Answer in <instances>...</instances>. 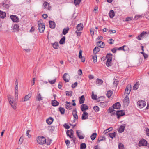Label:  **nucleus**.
Segmentation results:
<instances>
[{
  "label": "nucleus",
  "instance_id": "nucleus-1",
  "mask_svg": "<svg viewBox=\"0 0 149 149\" xmlns=\"http://www.w3.org/2000/svg\"><path fill=\"white\" fill-rule=\"evenodd\" d=\"M37 142L40 145H42L46 143V139L43 136H39L38 138Z\"/></svg>",
  "mask_w": 149,
  "mask_h": 149
},
{
  "label": "nucleus",
  "instance_id": "nucleus-2",
  "mask_svg": "<svg viewBox=\"0 0 149 149\" xmlns=\"http://www.w3.org/2000/svg\"><path fill=\"white\" fill-rule=\"evenodd\" d=\"M76 134L80 139H83L85 137L84 135L81 130H77Z\"/></svg>",
  "mask_w": 149,
  "mask_h": 149
},
{
  "label": "nucleus",
  "instance_id": "nucleus-3",
  "mask_svg": "<svg viewBox=\"0 0 149 149\" xmlns=\"http://www.w3.org/2000/svg\"><path fill=\"white\" fill-rule=\"evenodd\" d=\"M70 77V76L68 73L64 74L63 76V79L65 82H68L69 81Z\"/></svg>",
  "mask_w": 149,
  "mask_h": 149
},
{
  "label": "nucleus",
  "instance_id": "nucleus-4",
  "mask_svg": "<svg viewBox=\"0 0 149 149\" xmlns=\"http://www.w3.org/2000/svg\"><path fill=\"white\" fill-rule=\"evenodd\" d=\"M149 34V32H147L146 31H143L141 33L140 35H138L136 38L139 40H141V38H144L145 37L146 34Z\"/></svg>",
  "mask_w": 149,
  "mask_h": 149
},
{
  "label": "nucleus",
  "instance_id": "nucleus-5",
  "mask_svg": "<svg viewBox=\"0 0 149 149\" xmlns=\"http://www.w3.org/2000/svg\"><path fill=\"white\" fill-rule=\"evenodd\" d=\"M38 27L39 32L40 33L43 32L45 29V26L44 24H38Z\"/></svg>",
  "mask_w": 149,
  "mask_h": 149
},
{
  "label": "nucleus",
  "instance_id": "nucleus-6",
  "mask_svg": "<svg viewBox=\"0 0 149 149\" xmlns=\"http://www.w3.org/2000/svg\"><path fill=\"white\" fill-rule=\"evenodd\" d=\"M131 89V86L130 84H128L126 86L125 91V93L127 95H129Z\"/></svg>",
  "mask_w": 149,
  "mask_h": 149
},
{
  "label": "nucleus",
  "instance_id": "nucleus-7",
  "mask_svg": "<svg viewBox=\"0 0 149 149\" xmlns=\"http://www.w3.org/2000/svg\"><path fill=\"white\" fill-rule=\"evenodd\" d=\"M10 17L12 21L14 22H17L19 21V18L16 15H11Z\"/></svg>",
  "mask_w": 149,
  "mask_h": 149
},
{
  "label": "nucleus",
  "instance_id": "nucleus-8",
  "mask_svg": "<svg viewBox=\"0 0 149 149\" xmlns=\"http://www.w3.org/2000/svg\"><path fill=\"white\" fill-rule=\"evenodd\" d=\"M125 114L124 111H117L116 112V115L117 116V118H119L121 116L124 115Z\"/></svg>",
  "mask_w": 149,
  "mask_h": 149
},
{
  "label": "nucleus",
  "instance_id": "nucleus-9",
  "mask_svg": "<svg viewBox=\"0 0 149 149\" xmlns=\"http://www.w3.org/2000/svg\"><path fill=\"white\" fill-rule=\"evenodd\" d=\"M113 108L110 107L108 110V113H110L111 115H113L116 114V111L113 109Z\"/></svg>",
  "mask_w": 149,
  "mask_h": 149
},
{
  "label": "nucleus",
  "instance_id": "nucleus-10",
  "mask_svg": "<svg viewBox=\"0 0 149 149\" xmlns=\"http://www.w3.org/2000/svg\"><path fill=\"white\" fill-rule=\"evenodd\" d=\"M147 145V142L144 139L141 140L139 141V146H146Z\"/></svg>",
  "mask_w": 149,
  "mask_h": 149
},
{
  "label": "nucleus",
  "instance_id": "nucleus-11",
  "mask_svg": "<svg viewBox=\"0 0 149 149\" xmlns=\"http://www.w3.org/2000/svg\"><path fill=\"white\" fill-rule=\"evenodd\" d=\"M73 131L72 129L68 130L66 132L67 135L70 138H72L71 136H73Z\"/></svg>",
  "mask_w": 149,
  "mask_h": 149
},
{
  "label": "nucleus",
  "instance_id": "nucleus-12",
  "mask_svg": "<svg viewBox=\"0 0 149 149\" xmlns=\"http://www.w3.org/2000/svg\"><path fill=\"white\" fill-rule=\"evenodd\" d=\"M88 113L84 111V112L83 114H82V120H85L88 118Z\"/></svg>",
  "mask_w": 149,
  "mask_h": 149
},
{
  "label": "nucleus",
  "instance_id": "nucleus-13",
  "mask_svg": "<svg viewBox=\"0 0 149 149\" xmlns=\"http://www.w3.org/2000/svg\"><path fill=\"white\" fill-rule=\"evenodd\" d=\"M125 127V125L124 124L123 125H121L118 130L119 133H122L124 132Z\"/></svg>",
  "mask_w": 149,
  "mask_h": 149
},
{
  "label": "nucleus",
  "instance_id": "nucleus-14",
  "mask_svg": "<svg viewBox=\"0 0 149 149\" xmlns=\"http://www.w3.org/2000/svg\"><path fill=\"white\" fill-rule=\"evenodd\" d=\"M97 45L99 47L101 48H104L105 46L104 43L102 41H99L97 42Z\"/></svg>",
  "mask_w": 149,
  "mask_h": 149
},
{
  "label": "nucleus",
  "instance_id": "nucleus-15",
  "mask_svg": "<svg viewBox=\"0 0 149 149\" xmlns=\"http://www.w3.org/2000/svg\"><path fill=\"white\" fill-rule=\"evenodd\" d=\"M83 26L82 24L80 23L78 24L77 26V29L78 31H81L83 29Z\"/></svg>",
  "mask_w": 149,
  "mask_h": 149
},
{
  "label": "nucleus",
  "instance_id": "nucleus-16",
  "mask_svg": "<svg viewBox=\"0 0 149 149\" xmlns=\"http://www.w3.org/2000/svg\"><path fill=\"white\" fill-rule=\"evenodd\" d=\"M88 106L85 104H83L81 106V110L83 111H84L88 109Z\"/></svg>",
  "mask_w": 149,
  "mask_h": 149
},
{
  "label": "nucleus",
  "instance_id": "nucleus-17",
  "mask_svg": "<svg viewBox=\"0 0 149 149\" xmlns=\"http://www.w3.org/2000/svg\"><path fill=\"white\" fill-rule=\"evenodd\" d=\"M72 103H66L65 104L66 108L69 110H71L72 108Z\"/></svg>",
  "mask_w": 149,
  "mask_h": 149
},
{
  "label": "nucleus",
  "instance_id": "nucleus-18",
  "mask_svg": "<svg viewBox=\"0 0 149 149\" xmlns=\"http://www.w3.org/2000/svg\"><path fill=\"white\" fill-rule=\"evenodd\" d=\"M121 105L120 103H115L113 106L114 109H118L120 108Z\"/></svg>",
  "mask_w": 149,
  "mask_h": 149
},
{
  "label": "nucleus",
  "instance_id": "nucleus-19",
  "mask_svg": "<svg viewBox=\"0 0 149 149\" xmlns=\"http://www.w3.org/2000/svg\"><path fill=\"white\" fill-rule=\"evenodd\" d=\"M49 26L52 29H54L55 28V23L54 21H49Z\"/></svg>",
  "mask_w": 149,
  "mask_h": 149
},
{
  "label": "nucleus",
  "instance_id": "nucleus-20",
  "mask_svg": "<svg viewBox=\"0 0 149 149\" xmlns=\"http://www.w3.org/2000/svg\"><path fill=\"white\" fill-rule=\"evenodd\" d=\"M54 120L51 117H49L48 119L46 120L47 123L49 125L51 124Z\"/></svg>",
  "mask_w": 149,
  "mask_h": 149
},
{
  "label": "nucleus",
  "instance_id": "nucleus-21",
  "mask_svg": "<svg viewBox=\"0 0 149 149\" xmlns=\"http://www.w3.org/2000/svg\"><path fill=\"white\" fill-rule=\"evenodd\" d=\"M31 96V93H29L28 95H26L24 100H23V102H25L27 100H28L29 98H30Z\"/></svg>",
  "mask_w": 149,
  "mask_h": 149
},
{
  "label": "nucleus",
  "instance_id": "nucleus-22",
  "mask_svg": "<svg viewBox=\"0 0 149 149\" xmlns=\"http://www.w3.org/2000/svg\"><path fill=\"white\" fill-rule=\"evenodd\" d=\"M109 15L110 18H113L115 15V13L113 10H111L109 13Z\"/></svg>",
  "mask_w": 149,
  "mask_h": 149
},
{
  "label": "nucleus",
  "instance_id": "nucleus-23",
  "mask_svg": "<svg viewBox=\"0 0 149 149\" xmlns=\"http://www.w3.org/2000/svg\"><path fill=\"white\" fill-rule=\"evenodd\" d=\"M43 6L44 8H47L49 9L50 7L49 6V4L47 2H45L43 4Z\"/></svg>",
  "mask_w": 149,
  "mask_h": 149
},
{
  "label": "nucleus",
  "instance_id": "nucleus-24",
  "mask_svg": "<svg viewBox=\"0 0 149 149\" xmlns=\"http://www.w3.org/2000/svg\"><path fill=\"white\" fill-rule=\"evenodd\" d=\"M113 91L111 90H109L107 91L106 94L107 97L109 98L112 95Z\"/></svg>",
  "mask_w": 149,
  "mask_h": 149
},
{
  "label": "nucleus",
  "instance_id": "nucleus-25",
  "mask_svg": "<svg viewBox=\"0 0 149 149\" xmlns=\"http://www.w3.org/2000/svg\"><path fill=\"white\" fill-rule=\"evenodd\" d=\"M146 104V103H137V105L140 108H143Z\"/></svg>",
  "mask_w": 149,
  "mask_h": 149
},
{
  "label": "nucleus",
  "instance_id": "nucleus-26",
  "mask_svg": "<svg viewBox=\"0 0 149 149\" xmlns=\"http://www.w3.org/2000/svg\"><path fill=\"white\" fill-rule=\"evenodd\" d=\"M79 102H84L85 100L84 96V95H82L80 97H79Z\"/></svg>",
  "mask_w": 149,
  "mask_h": 149
},
{
  "label": "nucleus",
  "instance_id": "nucleus-27",
  "mask_svg": "<svg viewBox=\"0 0 149 149\" xmlns=\"http://www.w3.org/2000/svg\"><path fill=\"white\" fill-rule=\"evenodd\" d=\"M69 30V28L68 27L64 28L63 29V34L64 35H66L68 32Z\"/></svg>",
  "mask_w": 149,
  "mask_h": 149
},
{
  "label": "nucleus",
  "instance_id": "nucleus-28",
  "mask_svg": "<svg viewBox=\"0 0 149 149\" xmlns=\"http://www.w3.org/2000/svg\"><path fill=\"white\" fill-rule=\"evenodd\" d=\"M116 134V132H114L113 133H109L108 134V135L110 138L113 139V138L115 137Z\"/></svg>",
  "mask_w": 149,
  "mask_h": 149
},
{
  "label": "nucleus",
  "instance_id": "nucleus-29",
  "mask_svg": "<svg viewBox=\"0 0 149 149\" xmlns=\"http://www.w3.org/2000/svg\"><path fill=\"white\" fill-rule=\"evenodd\" d=\"M6 15L5 12L0 11V17L2 18H4Z\"/></svg>",
  "mask_w": 149,
  "mask_h": 149
},
{
  "label": "nucleus",
  "instance_id": "nucleus-30",
  "mask_svg": "<svg viewBox=\"0 0 149 149\" xmlns=\"http://www.w3.org/2000/svg\"><path fill=\"white\" fill-rule=\"evenodd\" d=\"M97 133H93L91 136L90 137L92 140H93L95 139Z\"/></svg>",
  "mask_w": 149,
  "mask_h": 149
},
{
  "label": "nucleus",
  "instance_id": "nucleus-31",
  "mask_svg": "<svg viewBox=\"0 0 149 149\" xmlns=\"http://www.w3.org/2000/svg\"><path fill=\"white\" fill-rule=\"evenodd\" d=\"M100 50V48L98 47H95L93 50V52L94 53L96 54Z\"/></svg>",
  "mask_w": 149,
  "mask_h": 149
},
{
  "label": "nucleus",
  "instance_id": "nucleus-32",
  "mask_svg": "<svg viewBox=\"0 0 149 149\" xmlns=\"http://www.w3.org/2000/svg\"><path fill=\"white\" fill-rule=\"evenodd\" d=\"M19 29V26L17 24H15L13 26V30L15 31H18Z\"/></svg>",
  "mask_w": 149,
  "mask_h": 149
},
{
  "label": "nucleus",
  "instance_id": "nucleus-33",
  "mask_svg": "<svg viewBox=\"0 0 149 149\" xmlns=\"http://www.w3.org/2000/svg\"><path fill=\"white\" fill-rule=\"evenodd\" d=\"M52 45L54 49H57L58 47V42H55L52 44Z\"/></svg>",
  "mask_w": 149,
  "mask_h": 149
},
{
  "label": "nucleus",
  "instance_id": "nucleus-34",
  "mask_svg": "<svg viewBox=\"0 0 149 149\" xmlns=\"http://www.w3.org/2000/svg\"><path fill=\"white\" fill-rule=\"evenodd\" d=\"M11 107L14 109H15L17 108V104L16 103H10Z\"/></svg>",
  "mask_w": 149,
  "mask_h": 149
},
{
  "label": "nucleus",
  "instance_id": "nucleus-35",
  "mask_svg": "<svg viewBox=\"0 0 149 149\" xmlns=\"http://www.w3.org/2000/svg\"><path fill=\"white\" fill-rule=\"evenodd\" d=\"M113 129V128L112 127H110L109 128L105 130L103 133H104V134H106L107 132L110 131L112 130Z\"/></svg>",
  "mask_w": 149,
  "mask_h": 149
},
{
  "label": "nucleus",
  "instance_id": "nucleus-36",
  "mask_svg": "<svg viewBox=\"0 0 149 149\" xmlns=\"http://www.w3.org/2000/svg\"><path fill=\"white\" fill-rule=\"evenodd\" d=\"M65 36L63 37L60 40L59 43L61 44H62L65 43Z\"/></svg>",
  "mask_w": 149,
  "mask_h": 149
},
{
  "label": "nucleus",
  "instance_id": "nucleus-37",
  "mask_svg": "<svg viewBox=\"0 0 149 149\" xmlns=\"http://www.w3.org/2000/svg\"><path fill=\"white\" fill-rule=\"evenodd\" d=\"M96 82L97 83L99 84V85H101L102 84L103 81L102 80L100 79H97L96 80Z\"/></svg>",
  "mask_w": 149,
  "mask_h": 149
},
{
  "label": "nucleus",
  "instance_id": "nucleus-38",
  "mask_svg": "<svg viewBox=\"0 0 149 149\" xmlns=\"http://www.w3.org/2000/svg\"><path fill=\"white\" fill-rule=\"evenodd\" d=\"M106 138L104 137V136H100L99 138L98 139V142H100V141H103L105 140Z\"/></svg>",
  "mask_w": 149,
  "mask_h": 149
},
{
  "label": "nucleus",
  "instance_id": "nucleus-39",
  "mask_svg": "<svg viewBox=\"0 0 149 149\" xmlns=\"http://www.w3.org/2000/svg\"><path fill=\"white\" fill-rule=\"evenodd\" d=\"M86 147V145L85 143H82L80 145L81 149H85Z\"/></svg>",
  "mask_w": 149,
  "mask_h": 149
},
{
  "label": "nucleus",
  "instance_id": "nucleus-40",
  "mask_svg": "<svg viewBox=\"0 0 149 149\" xmlns=\"http://www.w3.org/2000/svg\"><path fill=\"white\" fill-rule=\"evenodd\" d=\"M129 101V97L127 95H126V96L125 97L123 100V102H127Z\"/></svg>",
  "mask_w": 149,
  "mask_h": 149
},
{
  "label": "nucleus",
  "instance_id": "nucleus-41",
  "mask_svg": "<svg viewBox=\"0 0 149 149\" xmlns=\"http://www.w3.org/2000/svg\"><path fill=\"white\" fill-rule=\"evenodd\" d=\"M139 83L138 82H136L133 86V89L134 90H137L138 88Z\"/></svg>",
  "mask_w": 149,
  "mask_h": 149
},
{
  "label": "nucleus",
  "instance_id": "nucleus-42",
  "mask_svg": "<svg viewBox=\"0 0 149 149\" xmlns=\"http://www.w3.org/2000/svg\"><path fill=\"white\" fill-rule=\"evenodd\" d=\"M24 137L22 136H21L20 137V138L19 139V141L18 142V143L19 144H22L23 142V141L24 140Z\"/></svg>",
  "mask_w": 149,
  "mask_h": 149
},
{
  "label": "nucleus",
  "instance_id": "nucleus-43",
  "mask_svg": "<svg viewBox=\"0 0 149 149\" xmlns=\"http://www.w3.org/2000/svg\"><path fill=\"white\" fill-rule=\"evenodd\" d=\"M36 98L39 101H40L42 100V97H41L40 94H39L37 96Z\"/></svg>",
  "mask_w": 149,
  "mask_h": 149
},
{
  "label": "nucleus",
  "instance_id": "nucleus-44",
  "mask_svg": "<svg viewBox=\"0 0 149 149\" xmlns=\"http://www.w3.org/2000/svg\"><path fill=\"white\" fill-rule=\"evenodd\" d=\"M93 109L95 112H97L99 111L100 109L98 106H95L93 107Z\"/></svg>",
  "mask_w": 149,
  "mask_h": 149
},
{
  "label": "nucleus",
  "instance_id": "nucleus-45",
  "mask_svg": "<svg viewBox=\"0 0 149 149\" xmlns=\"http://www.w3.org/2000/svg\"><path fill=\"white\" fill-rule=\"evenodd\" d=\"M59 110L61 114H63L65 113V109L63 108L60 107Z\"/></svg>",
  "mask_w": 149,
  "mask_h": 149
},
{
  "label": "nucleus",
  "instance_id": "nucleus-46",
  "mask_svg": "<svg viewBox=\"0 0 149 149\" xmlns=\"http://www.w3.org/2000/svg\"><path fill=\"white\" fill-rule=\"evenodd\" d=\"M107 59H109V58H112V55L110 53L107 54L106 56Z\"/></svg>",
  "mask_w": 149,
  "mask_h": 149
},
{
  "label": "nucleus",
  "instance_id": "nucleus-47",
  "mask_svg": "<svg viewBox=\"0 0 149 149\" xmlns=\"http://www.w3.org/2000/svg\"><path fill=\"white\" fill-rule=\"evenodd\" d=\"M81 0H74V3L76 6L78 5L81 2Z\"/></svg>",
  "mask_w": 149,
  "mask_h": 149
},
{
  "label": "nucleus",
  "instance_id": "nucleus-48",
  "mask_svg": "<svg viewBox=\"0 0 149 149\" xmlns=\"http://www.w3.org/2000/svg\"><path fill=\"white\" fill-rule=\"evenodd\" d=\"M118 147L119 149H124V146L121 143H120L118 145Z\"/></svg>",
  "mask_w": 149,
  "mask_h": 149
},
{
  "label": "nucleus",
  "instance_id": "nucleus-49",
  "mask_svg": "<svg viewBox=\"0 0 149 149\" xmlns=\"http://www.w3.org/2000/svg\"><path fill=\"white\" fill-rule=\"evenodd\" d=\"M104 98V97L101 96L97 99V102L103 101Z\"/></svg>",
  "mask_w": 149,
  "mask_h": 149
},
{
  "label": "nucleus",
  "instance_id": "nucleus-50",
  "mask_svg": "<svg viewBox=\"0 0 149 149\" xmlns=\"http://www.w3.org/2000/svg\"><path fill=\"white\" fill-rule=\"evenodd\" d=\"M72 91H66V94L67 95H68L70 96H71L72 95Z\"/></svg>",
  "mask_w": 149,
  "mask_h": 149
},
{
  "label": "nucleus",
  "instance_id": "nucleus-51",
  "mask_svg": "<svg viewBox=\"0 0 149 149\" xmlns=\"http://www.w3.org/2000/svg\"><path fill=\"white\" fill-rule=\"evenodd\" d=\"M56 79H55L53 80H49V82L51 84H54L56 82Z\"/></svg>",
  "mask_w": 149,
  "mask_h": 149
},
{
  "label": "nucleus",
  "instance_id": "nucleus-52",
  "mask_svg": "<svg viewBox=\"0 0 149 149\" xmlns=\"http://www.w3.org/2000/svg\"><path fill=\"white\" fill-rule=\"evenodd\" d=\"M92 58L94 62H96L97 61V56L96 55H95L92 57Z\"/></svg>",
  "mask_w": 149,
  "mask_h": 149
},
{
  "label": "nucleus",
  "instance_id": "nucleus-53",
  "mask_svg": "<svg viewBox=\"0 0 149 149\" xmlns=\"http://www.w3.org/2000/svg\"><path fill=\"white\" fill-rule=\"evenodd\" d=\"M126 47V46L124 45L123 46H122V47H119L118 48L117 50H123L124 51H126V50H125L124 49V47Z\"/></svg>",
  "mask_w": 149,
  "mask_h": 149
},
{
  "label": "nucleus",
  "instance_id": "nucleus-54",
  "mask_svg": "<svg viewBox=\"0 0 149 149\" xmlns=\"http://www.w3.org/2000/svg\"><path fill=\"white\" fill-rule=\"evenodd\" d=\"M15 100H17L18 99V90H15Z\"/></svg>",
  "mask_w": 149,
  "mask_h": 149
},
{
  "label": "nucleus",
  "instance_id": "nucleus-55",
  "mask_svg": "<svg viewBox=\"0 0 149 149\" xmlns=\"http://www.w3.org/2000/svg\"><path fill=\"white\" fill-rule=\"evenodd\" d=\"M90 33L91 36L93 35L94 34V29H90Z\"/></svg>",
  "mask_w": 149,
  "mask_h": 149
},
{
  "label": "nucleus",
  "instance_id": "nucleus-56",
  "mask_svg": "<svg viewBox=\"0 0 149 149\" xmlns=\"http://www.w3.org/2000/svg\"><path fill=\"white\" fill-rule=\"evenodd\" d=\"M141 17H142V16L141 15H137L135 16L134 17V18H135V19L137 20L138 19Z\"/></svg>",
  "mask_w": 149,
  "mask_h": 149
},
{
  "label": "nucleus",
  "instance_id": "nucleus-57",
  "mask_svg": "<svg viewBox=\"0 0 149 149\" xmlns=\"http://www.w3.org/2000/svg\"><path fill=\"white\" fill-rule=\"evenodd\" d=\"M92 98L93 99L96 100L97 98V96L94 95L93 92H92Z\"/></svg>",
  "mask_w": 149,
  "mask_h": 149
},
{
  "label": "nucleus",
  "instance_id": "nucleus-58",
  "mask_svg": "<svg viewBox=\"0 0 149 149\" xmlns=\"http://www.w3.org/2000/svg\"><path fill=\"white\" fill-rule=\"evenodd\" d=\"M77 82H75L73 84H72V85L71 87L72 88H75L77 85Z\"/></svg>",
  "mask_w": 149,
  "mask_h": 149
},
{
  "label": "nucleus",
  "instance_id": "nucleus-59",
  "mask_svg": "<svg viewBox=\"0 0 149 149\" xmlns=\"http://www.w3.org/2000/svg\"><path fill=\"white\" fill-rule=\"evenodd\" d=\"M106 65L108 67L111 66L112 65L111 62H108L107 61L106 63Z\"/></svg>",
  "mask_w": 149,
  "mask_h": 149
},
{
  "label": "nucleus",
  "instance_id": "nucleus-60",
  "mask_svg": "<svg viewBox=\"0 0 149 149\" xmlns=\"http://www.w3.org/2000/svg\"><path fill=\"white\" fill-rule=\"evenodd\" d=\"M30 130H28L26 132V135H27L28 136V137L29 138H30V137L31 136V135L30 134H29V133L30 132Z\"/></svg>",
  "mask_w": 149,
  "mask_h": 149
},
{
  "label": "nucleus",
  "instance_id": "nucleus-61",
  "mask_svg": "<svg viewBox=\"0 0 149 149\" xmlns=\"http://www.w3.org/2000/svg\"><path fill=\"white\" fill-rule=\"evenodd\" d=\"M2 5L5 8H9V5L8 4H7L5 3H3Z\"/></svg>",
  "mask_w": 149,
  "mask_h": 149
},
{
  "label": "nucleus",
  "instance_id": "nucleus-62",
  "mask_svg": "<svg viewBox=\"0 0 149 149\" xmlns=\"http://www.w3.org/2000/svg\"><path fill=\"white\" fill-rule=\"evenodd\" d=\"M82 51L81 50H80L79 52V58H82Z\"/></svg>",
  "mask_w": 149,
  "mask_h": 149
},
{
  "label": "nucleus",
  "instance_id": "nucleus-63",
  "mask_svg": "<svg viewBox=\"0 0 149 149\" xmlns=\"http://www.w3.org/2000/svg\"><path fill=\"white\" fill-rule=\"evenodd\" d=\"M52 140L50 139H48L46 143L47 145H50L51 143Z\"/></svg>",
  "mask_w": 149,
  "mask_h": 149
},
{
  "label": "nucleus",
  "instance_id": "nucleus-64",
  "mask_svg": "<svg viewBox=\"0 0 149 149\" xmlns=\"http://www.w3.org/2000/svg\"><path fill=\"white\" fill-rule=\"evenodd\" d=\"M146 135L149 136V129L147 128L146 129Z\"/></svg>",
  "mask_w": 149,
  "mask_h": 149
}]
</instances>
